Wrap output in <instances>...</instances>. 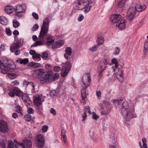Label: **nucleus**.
I'll list each match as a JSON object with an SVG mask.
<instances>
[{
	"mask_svg": "<svg viewBox=\"0 0 148 148\" xmlns=\"http://www.w3.org/2000/svg\"><path fill=\"white\" fill-rule=\"evenodd\" d=\"M90 75L89 73L86 74L84 75L82 79L83 89L81 90L82 99L81 100V102L83 103H85L86 102V88H87L90 84L91 79H90Z\"/></svg>",
	"mask_w": 148,
	"mask_h": 148,
	"instance_id": "nucleus-1",
	"label": "nucleus"
},
{
	"mask_svg": "<svg viewBox=\"0 0 148 148\" xmlns=\"http://www.w3.org/2000/svg\"><path fill=\"white\" fill-rule=\"evenodd\" d=\"M89 5L88 0H77L76 2L74 8L76 10L84 9V12L87 13L90 11L91 7Z\"/></svg>",
	"mask_w": 148,
	"mask_h": 148,
	"instance_id": "nucleus-2",
	"label": "nucleus"
},
{
	"mask_svg": "<svg viewBox=\"0 0 148 148\" xmlns=\"http://www.w3.org/2000/svg\"><path fill=\"white\" fill-rule=\"evenodd\" d=\"M122 105L121 112L125 117L126 120L129 121L130 119L132 117L133 109L130 108L128 103L127 101L123 102Z\"/></svg>",
	"mask_w": 148,
	"mask_h": 148,
	"instance_id": "nucleus-3",
	"label": "nucleus"
},
{
	"mask_svg": "<svg viewBox=\"0 0 148 148\" xmlns=\"http://www.w3.org/2000/svg\"><path fill=\"white\" fill-rule=\"evenodd\" d=\"M49 22V17L45 18L44 19L39 36V38L40 39H42L47 34L48 31V23Z\"/></svg>",
	"mask_w": 148,
	"mask_h": 148,
	"instance_id": "nucleus-4",
	"label": "nucleus"
},
{
	"mask_svg": "<svg viewBox=\"0 0 148 148\" xmlns=\"http://www.w3.org/2000/svg\"><path fill=\"white\" fill-rule=\"evenodd\" d=\"M2 66L6 67L9 69H14L15 68L14 62L11 60L5 58L2 60Z\"/></svg>",
	"mask_w": 148,
	"mask_h": 148,
	"instance_id": "nucleus-5",
	"label": "nucleus"
},
{
	"mask_svg": "<svg viewBox=\"0 0 148 148\" xmlns=\"http://www.w3.org/2000/svg\"><path fill=\"white\" fill-rule=\"evenodd\" d=\"M71 67V64L69 61H67L63 64L61 72L62 76L63 77H65L70 70Z\"/></svg>",
	"mask_w": 148,
	"mask_h": 148,
	"instance_id": "nucleus-6",
	"label": "nucleus"
},
{
	"mask_svg": "<svg viewBox=\"0 0 148 148\" xmlns=\"http://www.w3.org/2000/svg\"><path fill=\"white\" fill-rule=\"evenodd\" d=\"M53 76L50 74L47 73L42 75L40 78V81L41 83H49L53 81Z\"/></svg>",
	"mask_w": 148,
	"mask_h": 148,
	"instance_id": "nucleus-7",
	"label": "nucleus"
},
{
	"mask_svg": "<svg viewBox=\"0 0 148 148\" xmlns=\"http://www.w3.org/2000/svg\"><path fill=\"white\" fill-rule=\"evenodd\" d=\"M19 147H21L22 148H30L32 145V141L27 138L23 139L22 143L19 142Z\"/></svg>",
	"mask_w": 148,
	"mask_h": 148,
	"instance_id": "nucleus-8",
	"label": "nucleus"
},
{
	"mask_svg": "<svg viewBox=\"0 0 148 148\" xmlns=\"http://www.w3.org/2000/svg\"><path fill=\"white\" fill-rule=\"evenodd\" d=\"M136 12V8L131 7L129 8L127 11V18L129 20H132L134 18Z\"/></svg>",
	"mask_w": 148,
	"mask_h": 148,
	"instance_id": "nucleus-9",
	"label": "nucleus"
},
{
	"mask_svg": "<svg viewBox=\"0 0 148 148\" xmlns=\"http://www.w3.org/2000/svg\"><path fill=\"white\" fill-rule=\"evenodd\" d=\"M36 141L38 148L42 147L44 144V138L41 134L36 135L35 137Z\"/></svg>",
	"mask_w": 148,
	"mask_h": 148,
	"instance_id": "nucleus-10",
	"label": "nucleus"
},
{
	"mask_svg": "<svg viewBox=\"0 0 148 148\" xmlns=\"http://www.w3.org/2000/svg\"><path fill=\"white\" fill-rule=\"evenodd\" d=\"M115 73V75L117 78L120 81H122L123 79V71L121 69L119 68H113Z\"/></svg>",
	"mask_w": 148,
	"mask_h": 148,
	"instance_id": "nucleus-11",
	"label": "nucleus"
},
{
	"mask_svg": "<svg viewBox=\"0 0 148 148\" xmlns=\"http://www.w3.org/2000/svg\"><path fill=\"white\" fill-rule=\"evenodd\" d=\"M23 39H20L19 40L15 43H13L10 47V50L12 52H13L16 49H17L20 47H21L23 45Z\"/></svg>",
	"mask_w": 148,
	"mask_h": 148,
	"instance_id": "nucleus-12",
	"label": "nucleus"
},
{
	"mask_svg": "<svg viewBox=\"0 0 148 148\" xmlns=\"http://www.w3.org/2000/svg\"><path fill=\"white\" fill-rule=\"evenodd\" d=\"M8 148H20L19 142L15 140H9L8 141Z\"/></svg>",
	"mask_w": 148,
	"mask_h": 148,
	"instance_id": "nucleus-13",
	"label": "nucleus"
},
{
	"mask_svg": "<svg viewBox=\"0 0 148 148\" xmlns=\"http://www.w3.org/2000/svg\"><path fill=\"white\" fill-rule=\"evenodd\" d=\"M8 129L7 123L4 121L0 120V131L1 132L5 133L8 132Z\"/></svg>",
	"mask_w": 148,
	"mask_h": 148,
	"instance_id": "nucleus-14",
	"label": "nucleus"
},
{
	"mask_svg": "<svg viewBox=\"0 0 148 148\" xmlns=\"http://www.w3.org/2000/svg\"><path fill=\"white\" fill-rule=\"evenodd\" d=\"M26 5L25 4H22L18 5L16 7L15 11L16 12L24 13L26 11Z\"/></svg>",
	"mask_w": 148,
	"mask_h": 148,
	"instance_id": "nucleus-15",
	"label": "nucleus"
},
{
	"mask_svg": "<svg viewBox=\"0 0 148 148\" xmlns=\"http://www.w3.org/2000/svg\"><path fill=\"white\" fill-rule=\"evenodd\" d=\"M123 18H121V16L119 14H114L112 15L110 17V20L111 21L112 23H117L119 21H120L121 19Z\"/></svg>",
	"mask_w": 148,
	"mask_h": 148,
	"instance_id": "nucleus-16",
	"label": "nucleus"
},
{
	"mask_svg": "<svg viewBox=\"0 0 148 148\" xmlns=\"http://www.w3.org/2000/svg\"><path fill=\"white\" fill-rule=\"evenodd\" d=\"M72 53L71 48L67 47L65 49V53L64 54V56L67 60H68L69 57L71 55Z\"/></svg>",
	"mask_w": 148,
	"mask_h": 148,
	"instance_id": "nucleus-17",
	"label": "nucleus"
},
{
	"mask_svg": "<svg viewBox=\"0 0 148 148\" xmlns=\"http://www.w3.org/2000/svg\"><path fill=\"white\" fill-rule=\"evenodd\" d=\"M116 26L118 27L120 29H124L125 28V24L123 18L121 19L120 21H119L117 23H116Z\"/></svg>",
	"mask_w": 148,
	"mask_h": 148,
	"instance_id": "nucleus-18",
	"label": "nucleus"
},
{
	"mask_svg": "<svg viewBox=\"0 0 148 148\" xmlns=\"http://www.w3.org/2000/svg\"><path fill=\"white\" fill-rule=\"evenodd\" d=\"M136 10L138 11L141 12L144 10L146 8V6L145 5H141L139 3H137L136 4L135 7Z\"/></svg>",
	"mask_w": 148,
	"mask_h": 148,
	"instance_id": "nucleus-19",
	"label": "nucleus"
},
{
	"mask_svg": "<svg viewBox=\"0 0 148 148\" xmlns=\"http://www.w3.org/2000/svg\"><path fill=\"white\" fill-rule=\"evenodd\" d=\"M107 60L105 59L101 61L100 64V69L102 70L101 71H103L107 66Z\"/></svg>",
	"mask_w": 148,
	"mask_h": 148,
	"instance_id": "nucleus-20",
	"label": "nucleus"
},
{
	"mask_svg": "<svg viewBox=\"0 0 148 148\" xmlns=\"http://www.w3.org/2000/svg\"><path fill=\"white\" fill-rule=\"evenodd\" d=\"M15 8L12 6L8 5L5 8V12L9 14L15 11Z\"/></svg>",
	"mask_w": 148,
	"mask_h": 148,
	"instance_id": "nucleus-21",
	"label": "nucleus"
},
{
	"mask_svg": "<svg viewBox=\"0 0 148 148\" xmlns=\"http://www.w3.org/2000/svg\"><path fill=\"white\" fill-rule=\"evenodd\" d=\"M34 103L37 106L41 105L42 102L41 100V98L39 96H35L34 97Z\"/></svg>",
	"mask_w": 148,
	"mask_h": 148,
	"instance_id": "nucleus-22",
	"label": "nucleus"
},
{
	"mask_svg": "<svg viewBox=\"0 0 148 148\" xmlns=\"http://www.w3.org/2000/svg\"><path fill=\"white\" fill-rule=\"evenodd\" d=\"M64 43V41L63 40L58 42L57 41L56 42L55 44L52 46V48H57L62 45Z\"/></svg>",
	"mask_w": 148,
	"mask_h": 148,
	"instance_id": "nucleus-23",
	"label": "nucleus"
},
{
	"mask_svg": "<svg viewBox=\"0 0 148 148\" xmlns=\"http://www.w3.org/2000/svg\"><path fill=\"white\" fill-rule=\"evenodd\" d=\"M16 62L20 64H26L28 62V60L27 58L22 59L20 58H18L16 60Z\"/></svg>",
	"mask_w": 148,
	"mask_h": 148,
	"instance_id": "nucleus-24",
	"label": "nucleus"
},
{
	"mask_svg": "<svg viewBox=\"0 0 148 148\" xmlns=\"http://www.w3.org/2000/svg\"><path fill=\"white\" fill-rule=\"evenodd\" d=\"M0 23L4 25H7L8 23L7 19L3 16H0Z\"/></svg>",
	"mask_w": 148,
	"mask_h": 148,
	"instance_id": "nucleus-25",
	"label": "nucleus"
},
{
	"mask_svg": "<svg viewBox=\"0 0 148 148\" xmlns=\"http://www.w3.org/2000/svg\"><path fill=\"white\" fill-rule=\"evenodd\" d=\"M12 91L14 92V94L18 96H19L22 94V92L17 87H15L12 90Z\"/></svg>",
	"mask_w": 148,
	"mask_h": 148,
	"instance_id": "nucleus-26",
	"label": "nucleus"
},
{
	"mask_svg": "<svg viewBox=\"0 0 148 148\" xmlns=\"http://www.w3.org/2000/svg\"><path fill=\"white\" fill-rule=\"evenodd\" d=\"M52 36L50 35L46 38L47 40L46 42V44L47 45H50L54 42V40L52 39Z\"/></svg>",
	"mask_w": 148,
	"mask_h": 148,
	"instance_id": "nucleus-27",
	"label": "nucleus"
},
{
	"mask_svg": "<svg viewBox=\"0 0 148 148\" xmlns=\"http://www.w3.org/2000/svg\"><path fill=\"white\" fill-rule=\"evenodd\" d=\"M61 138L62 140L64 142V143H66L67 139L66 136L65 134V131L64 130H62L61 131Z\"/></svg>",
	"mask_w": 148,
	"mask_h": 148,
	"instance_id": "nucleus-28",
	"label": "nucleus"
},
{
	"mask_svg": "<svg viewBox=\"0 0 148 148\" xmlns=\"http://www.w3.org/2000/svg\"><path fill=\"white\" fill-rule=\"evenodd\" d=\"M110 138L111 139V140H112V142L113 143L114 145H110L109 148H115V144L116 142V137L115 136H114V135L113 136L110 137Z\"/></svg>",
	"mask_w": 148,
	"mask_h": 148,
	"instance_id": "nucleus-29",
	"label": "nucleus"
},
{
	"mask_svg": "<svg viewBox=\"0 0 148 148\" xmlns=\"http://www.w3.org/2000/svg\"><path fill=\"white\" fill-rule=\"evenodd\" d=\"M22 98L23 100L25 103H28L29 101V97L28 95L27 94H23L22 97Z\"/></svg>",
	"mask_w": 148,
	"mask_h": 148,
	"instance_id": "nucleus-30",
	"label": "nucleus"
},
{
	"mask_svg": "<svg viewBox=\"0 0 148 148\" xmlns=\"http://www.w3.org/2000/svg\"><path fill=\"white\" fill-rule=\"evenodd\" d=\"M45 44V43H44L42 41H37L32 45V46L33 47H36L37 46L43 45Z\"/></svg>",
	"mask_w": 148,
	"mask_h": 148,
	"instance_id": "nucleus-31",
	"label": "nucleus"
},
{
	"mask_svg": "<svg viewBox=\"0 0 148 148\" xmlns=\"http://www.w3.org/2000/svg\"><path fill=\"white\" fill-rule=\"evenodd\" d=\"M104 41V38L102 36H101L98 38V44L99 46L100 45L102 44Z\"/></svg>",
	"mask_w": 148,
	"mask_h": 148,
	"instance_id": "nucleus-32",
	"label": "nucleus"
},
{
	"mask_svg": "<svg viewBox=\"0 0 148 148\" xmlns=\"http://www.w3.org/2000/svg\"><path fill=\"white\" fill-rule=\"evenodd\" d=\"M41 55L40 54L36 53L34 55L32 56V58L34 60H36V59H38V60L40 59Z\"/></svg>",
	"mask_w": 148,
	"mask_h": 148,
	"instance_id": "nucleus-33",
	"label": "nucleus"
},
{
	"mask_svg": "<svg viewBox=\"0 0 148 148\" xmlns=\"http://www.w3.org/2000/svg\"><path fill=\"white\" fill-rule=\"evenodd\" d=\"M4 68L1 69V72L3 74H6L8 72V71H10V69H8L6 67H4Z\"/></svg>",
	"mask_w": 148,
	"mask_h": 148,
	"instance_id": "nucleus-34",
	"label": "nucleus"
},
{
	"mask_svg": "<svg viewBox=\"0 0 148 148\" xmlns=\"http://www.w3.org/2000/svg\"><path fill=\"white\" fill-rule=\"evenodd\" d=\"M112 62L115 64L114 67L115 68H118V61L116 59L114 58L112 60Z\"/></svg>",
	"mask_w": 148,
	"mask_h": 148,
	"instance_id": "nucleus-35",
	"label": "nucleus"
},
{
	"mask_svg": "<svg viewBox=\"0 0 148 148\" xmlns=\"http://www.w3.org/2000/svg\"><path fill=\"white\" fill-rule=\"evenodd\" d=\"M13 26L15 28H17L20 25L19 22L16 20H14L13 22Z\"/></svg>",
	"mask_w": 148,
	"mask_h": 148,
	"instance_id": "nucleus-36",
	"label": "nucleus"
},
{
	"mask_svg": "<svg viewBox=\"0 0 148 148\" xmlns=\"http://www.w3.org/2000/svg\"><path fill=\"white\" fill-rule=\"evenodd\" d=\"M22 108L20 106H16V111L18 113H20L22 115H23L22 113Z\"/></svg>",
	"mask_w": 148,
	"mask_h": 148,
	"instance_id": "nucleus-37",
	"label": "nucleus"
},
{
	"mask_svg": "<svg viewBox=\"0 0 148 148\" xmlns=\"http://www.w3.org/2000/svg\"><path fill=\"white\" fill-rule=\"evenodd\" d=\"M99 46L98 45H96L93 47H92L90 49V51L91 52H94L96 51Z\"/></svg>",
	"mask_w": 148,
	"mask_h": 148,
	"instance_id": "nucleus-38",
	"label": "nucleus"
},
{
	"mask_svg": "<svg viewBox=\"0 0 148 148\" xmlns=\"http://www.w3.org/2000/svg\"><path fill=\"white\" fill-rule=\"evenodd\" d=\"M125 2V1L122 0L121 1L119 2V3L118 5V7L119 8H122L124 6Z\"/></svg>",
	"mask_w": 148,
	"mask_h": 148,
	"instance_id": "nucleus-39",
	"label": "nucleus"
},
{
	"mask_svg": "<svg viewBox=\"0 0 148 148\" xmlns=\"http://www.w3.org/2000/svg\"><path fill=\"white\" fill-rule=\"evenodd\" d=\"M9 77L11 79H12L16 78L17 75L15 73H12L9 74Z\"/></svg>",
	"mask_w": 148,
	"mask_h": 148,
	"instance_id": "nucleus-40",
	"label": "nucleus"
},
{
	"mask_svg": "<svg viewBox=\"0 0 148 148\" xmlns=\"http://www.w3.org/2000/svg\"><path fill=\"white\" fill-rule=\"evenodd\" d=\"M109 113V112L107 109L103 110L101 111V114L103 115H107Z\"/></svg>",
	"mask_w": 148,
	"mask_h": 148,
	"instance_id": "nucleus-41",
	"label": "nucleus"
},
{
	"mask_svg": "<svg viewBox=\"0 0 148 148\" xmlns=\"http://www.w3.org/2000/svg\"><path fill=\"white\" fill-rule=\"evenodd\" d=\"M24 118L25 121H29L31 120V116L29 114H27L25 116Z\"/></svg>",
	"mask_w": 148,
	"mask_h": 148,
	"instance_id": "nucleus-42",
	"label": "nucleus"
},
{
	"mask_svg": "<svg viewBox=\"0 0 148 148\" xmlns=\"http://www.w3.org/2000/svg\"><path fill=\"white\" fill-rule=\"evenodd\" d=\"M5 144L3 140L0 142V148H5Z\"/></svg>",
	"mask_w": 148,
	"mask_h": 148,
	"instance_id": "nucleus-43",
	"label": "nucleus"
},
{
	"mask_svg": "<svg viewBox=\"0 0 148 148\" xmlns=\"http://www.w3.org/2000/svg\"><path fill=\"white\" fill-rule=\"evenodd\" d=\"M32 66L34 67L35 68H38L40 67L41 66V65L39 63L35 62H33L32 63Z\"/></svg>",
	"mask_w": 148,
	"mask_h": 148,
	"instance_id": "nucleus-44",
	"label": "nucleus"
},
{
	"mask_svg": "<svg viewBox=\"0 0 148 148\" xmlns=\"http://www.w3.org/2000/svg\"><path fill=\"white\" fill-rule=\"evenodd\" d=\"M6 33L8 36H10L12 34V32L9 28H6L5 30Z\"/></svg>",
	"mask_w": 148,
	"mask_h": 148,
	"instance_id": "nucleus-45",
	"label": "nucleus"
},
{
	"mask_svg": "<svg viewBox=\"0 0 148 148\" xmlns=\"http://www.w3.org/2000/svg\"><path fill=\"white\" fill-rule=\"evenodd\" d=\"M27 112L29 114H33L34 112V109L31 108L29 107L27 109Z\"/></svg>",
	"mask_w": 148,
	"mask_h": 148,
	"instance_id": "nucleus-46",
	"label": "nucleus"
},
{
	"mask_svg": "<svg viewBox=\"0 0 148 148\" xmlns=\"http://www.w3.org/2000/svg\"><path fill=\"white\" fill-rule=\"evenodd\" d=\"M50 113L53 115L55 116L56 114V112L55 110L53 108H51L50 109Z\"/></svg>",
	"mask_w": 148,
	"mask_h": 148,
	"instance_id": "nucleus-47",
	"label": "nucleus"
},
{
	"mask_svg": "<svg viewBox=\"0 0 148 148\" xmlns=\"http://www.w3.org/2000/svg\"><path fill=\"white\" fill-rule=\"evenodd\" d=\"M48 129V126L47 125H45L42 127V130L43 132H45L47 131Z\"/></svg>",
	"mask_w": 148,
	"mask_h": 148,
	"instance_id": "nucleus-48",
	"label": "nucleus"
},
{
	"mask_svg": "<svg viewBox=\"0 0 148 148\" xmlns=\"http://www.w3.org/2000/svg\"><path fill=\"white\" fill-rule=\"evenodd\" d=\"M144 49L146 50H148V40H145L144 45Z\"/></svg>",
	"mask_w": 148,
	"mask_h": 148,
	"instance_id": "nucleus-49",
	"label": "nucleus"
},
{
	"mask_svg": "<svg viewBox=\"0 0 148 148\" xmlns=\"http://www.w3.org/2000/svg\"><path fill=\"white\" fill-rule=\"evenodd\" d=\"M39 27L38 25L35 24L32 27V29L33 31H34L37 30Z\"/></svg>",
	"mask_w": 148,
	"mask_h": 148,
	"instance_id": "nucleus-50",
	"label": "nucleus"
},
{
	"mask_svg": "<svg viewBox=\"0 0 148 148\" xmlns=\"http://www.w3.org/2000/svg\"><path fill=\"white\" fill-rule=\"evenodd\" d=\"M32 15L34 18L36 20H38V14L35 12H33L32 14Z\"/></svg>",
	"mask_w": 148,
	"mask_h": 148,
	"instance_id": "nucleus-51",
	"label": "nucleus"
},
{
	"mask_svg": "<svg viewBox=\"0 0 148 148\" xmlns=\"http://www.w3.org/2000/svg\"><path fill=\"white\" fill-rule=\"evenodd\" d=\"M42 58L45 59H47L48 58V54L47 53H42Z\"/></svg>",
	"mask_w": 148,
	"mask_h": 148,
	"instance_id": "nucleus-52",
	"label": "nucleus"
},
{
	"mask_svg": "<svg viewBox=\"0 0 148 148\" xmlns=\"http://www.w3.org/2000/svg\"><path fill=\"white\" fill-rule=\"evenodd\" d=\"M84 18V16L82 14H80L78 18V21H82Z\"/></svg>",
	"mask_w": 148,
	"mask_h": 148,
	"instance_id": "nucleus-53",
	"label": "nucleus"
},
{
	"mask_svg": "<svg viewBox=\"0 0 148 148\" xmlns=\"http://www.w3.org/2000/svg\"><path fill=\"white\" fill-rule=\"evenodd\" d=\"M54 71H58L60 70V68L57 66H54L53 67Z\"/></svg>",
	"mask_w": 148,
	"mask_h": 148,
	"instance_id": "nucleus-54",
	"label": "nucleus"
},
{
	"mask_svg": "<svg viewBox=\"0 0 148 148\" xmlns=\"http://www.w3.org/2000/svg\"><path fill=\"white\" fill-rule=\"evenodd\" d=\"M92 118L96 120L97 119L99 118V116H98L97 115L95 112H92Z\"/></svg>",
	"mask_w": 148,
	"mask_h": 148,
	"instance_id": "nucleus-55",
	"label": "nucleus"
},
{
	"mask_svg": "<svg viewBox=\"0 0 148 148\" xmlns=\"http://www.w3.org/2000/svg\"><path fill=\"white\" fill-rule=\"evenodd\" d=\"M22 13L16 12L15 16L18 17H21L23 15L22 14Z\"/></svg>",
	"mask_w": 148,
	"mask_h": 148,
	"instance_id": "nucleus-56",
	"label": "nucleus"
},
{
	"mask_svg": "<svg viewBox=\"0 0 148 148\" xmlns=\"http://www.w3.org/2000/svg\"><path fill=\"white\" fill-rule=\"evenodd\" d=\"M12 83L15 86H17L19 84V82L17 80H15L12 82Z\"/></svg>",
	"mask_w": 148,
	"mask_h": 148,
	"instance_id": "nucleus-57",
	"label": "nucleus"
},
{
	"mask_svg": "<svg viewBox=\"0 0 148 148\" xmlns=\"http://www.w3.org/2000/svg\"><path fill=\"white\" fill-rule=\"evenodd\" d=\"M115 53H114V54H117L119 53L120 49L117 47L115 48Z\"/></svg>",
	"mask_w": 148,
	"mask_h": 148,
	"instance_id": "nucleus-58",
	"label": "nucleus"
},
{
	"mask_svg": "<svg viewBox=\"0 0 148 148\" xmlns=\"http://www.w3.org/2000/svg\"><path fill=\"white\" fill-rule=\"evenodd\" d=\"M96 95L98 98H100L101 95V92L100 91L97 92Z\"/></svg>",
	"mask_w": 148,
	"mask_h": 148,
	"instance_id": "nucleus-59",
	"label": "nucleus"
},
{
	"mask_svg": "<svg viewBox=\"0 0 148 148\" xmlns=\"http://www.w3.org/2000/svg\"><path fill=\"white\" fill-rule=\"evenodd\" d=\"M45 67L46 68L49 69L52 68V66L49 64H46L45 65Z\"/></svg>",
	"mask_w": 148,
	"mask_h": 148,
	"instance_id": "nucleus-60",
	"label": "nucleus"
},
{
	"mask_svg": "<svg viewBox=\"0 0 148 148\" xmlns=\"http://www.w3.org/2000/svg\"><path fill=\"white\" fill-rule=\"evenodd\" d=\"M56 94V91L54 90H52L51 91L50 95L51 96H55Z\"/></svg>",
	"mask_w": 148,
	"mask_h": 148,
	"instance_id": "nucleus-61",
	"label": "nucleus"
},
{
	"mask_svg": "<svg viewBox=\"0 0 148 148\" xmlns=\"http://www.w3.org/2000/svg\"><path fill=\"white\" fill-rule=\"evenodd\" d=\"M9 95L11 97H14V93L13 92H10L8 93Z\"/></svg>",
	"mask_w": 148,
	"mask_h": 148,
	"instance_id": "nucleus-62",
	"label": "nucleus"
},
{
	"mask_svg": "<svg viewBox=\"0 0 148 148\" xmlns=\"http://www.w3.org/2000/svg\"><path fill=\"white\" fill-rule=\"evenodd\" d=\"M85 108L87 110V111L89 113V114H90L91 113L90 109L89 107L88 106H86L85 107Z\"/></svg>",
	"mask_w": 148,
	"mask_h": 148,
	"instance_id": "nucleus-63",
	"label": "nucleus"
},
{
	"mask_svg": "<svg viewBox=\"0 0 148 148\" xmlns=\"http://www.w3.org/2000/svg\"><path fill=\"white\" fill-rule=\"evenodd\" d=\"M29 53L30 54L33 55V56L36 53V52L34 50H31L29 51Z\"/></svg>",
	"mask_w": 148,
	"mask_h": 148,
	"instance_id": "nucleus-64",
	"label": "nucleus"
}]
</instances>
